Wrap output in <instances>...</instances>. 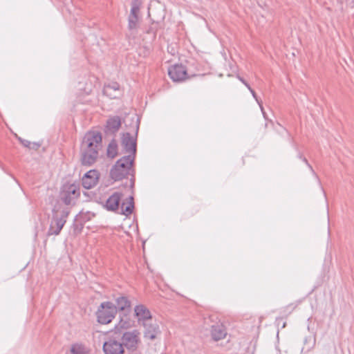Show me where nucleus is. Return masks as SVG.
Returning <instances> with one entry per match:
<instances>
[{
	"instance_id": "1",
	"label": "nucleus",
	"mask_w": 354,
	"mask_h": 354,
	"mask_svg": "<svg viewBox=\"0 0 354 354\" xmlns=\"http://www.w3.org/2000/svg\"><path fill=\"white\" fill-rule=\"evenodd\" d=\"M102 147V135L98 131L87 132L82 143V162L84 165H91L97 156Z\"/></svg>"
},
{
	"instance_id": "2",
	"label": "nucleus",
	"mask_w": 354,
	"mask_h": 354,
	"mask_svg": "<svg viewBox=\"0 0 354 354\" xmlns=\"http://www.w3.org/2000/svg\"><path fill=\"white\" fill-rule=\"evenodd\" d=\"M133 156H124L119 159L111 168L110 176L114 180H120L133 172L132 166L133 163Z\"/></svg>"
},
{
	"instance_id": "3",
	"label": "nucleus",
	"mask_w": 354,
	"mask_h": 354,
	"mask_svg": "<svg viewBox=\"0 0 354 354\" xmlns=\"http://www.w3.org/2000/svg\"><path fill=\"white\" fill-rule=\"evenodd\" d=\"M70 213L68 208L64 207L53 210V218L48 231V235H58L66 222V218Z\"/></svg>"
},
{
	"instance_id": "4",
	"label": "nucleus",
	"mask_w": 354,
	"mask_h": 354,
	"mask_svg": "<svg viewBox=\"0 0 354 354\" xmlns=\"http://www.w3.org/2000/svg\"><path fill=\"white\" fill-rule=\"evenodd\" d=\"M139 333L136 330L125 332L122 335V344L124 354H143L139 347Z\"/></svg>"
},
{
	"instance_id": "5",
	"label": "nucleus",
	"mask_w": 354,
	"mask_h": 354,
	"mask_svg": "<svg viewBox=\"0 0 354 354\" xmlns=\"http://www.w3.org/2000/svg\"><path fill=\"white\" fill-rule=\"evenodd\" d=\"M80 196V188L75 183L64 184L60 192V198L67 205H74Z\"/></svg>"
},
{
	"instance_id": "6",
	"label": "nucleus",
	"mask_w": 354,
	"mask_h": 354,
	"mask_svg": "<svg viewBox=\"0 0 354 354\" xmlns=\"http://www.w3.org/2000/svg\"><path fill=\"white\" fill-rule=\"evenodd\" d=\"M97 321L102 324L110 323L116 315L115 305L110 301L102 302L96 313Z\"/></svg>"
},
{
	"instance_id": "7",
	"label": "nucleus",
	"mask_w": 354,
	"mask_h": 354,
	"mask_svg": "<svg viewBox=\"0 0 354 354\" xmlns=\"http://www.w3.org/2000/svg\"><path fill=\"white\" fill-rule=\"evenodd\" d=\"M139 129V120L136 122V135L131 136L129 133H123L122 137V146L128 156H133V160L136 153V136Z\"/></svg>"
},
{
	"instance_id": "8",
	"label": "nucleus",
	"mask_w": 354,
	"mask_h": 354,
	"mask_svg": "<svg viewBox=\"0 0 354 354\" xmlns=\"http://www.w3.org/2000/svg\"><path fill=\"white\" fill-rule=\"evenodd\" d=\"M168 74L174 82H182L187 78V71L183 64H175L168 69Z\"/></svg>"
},
{
	"instance_id": "9",
	"label": "nucleus",
	"mask_w": 354,
	"mask_h": 354,
	"mask_svg": "<svg viewBox=\"0 0 354 354\" xmlns=\"http://www.w3.org/2000/svg\"><path fill=\"white\" fill-rule=\"evenodd\" d=\"M135 316L139 324L142 325L152 319L149 310L144 305L139 304L134 308Z\"/></svg>"
},
{
	"instance_id": "10",
	"label": "nucleus",
	"mask_w": 354,
	"mask_h": 354,
	"mask_svg": "<svg viewBox=\"0 0 354 354\" xmlns=\"http://www.w3.org/2000/svg\"><path fill=\"white\" fill-rule=\"evenodd\" d=\"M105 354H124L125 349L122 343L115 340H109L103 345Z\"/></svg>"
},
{
	"instance_id": "11",
	"label": "nucleus",
	"mask_w": 354,
	"mask_h": 354,
	"mask_svg": "<svg viewBox=\"0 0 354 354\" xmlns=\"http://www.w3.org/2000/svg\"><path fill=\"white\" fill-rule=\"evenodd\" d=\"M99 180V173L96 170H90L86 172L82 179V186L87 189L95 186Z\"/></svg>"
},
{
	"instance_id": "12",
	"label": "nucleus",
	"mask_w": 354,
	"mask_h": 354,
	"mask_svg": "<svg viewBox=\"0 0 354 354\" xmlns=\"http://www.w3.org/2000/svg\"><path fill=\"white\" fill-rule=\"evenodd\" d=\"M142 326L145 328L144 336L145 338L151 340L154 339L157 335L160 333L158 325L155 321H153V319L150 320V322H147Z\"/></svg>"
},
{
	"instance_id": "13",
	"label": "nucleus",
	"mask_w": 354,
	"mask_h": 354,
	"mask_svg": "<svg viewBox=\"0 0 354 354\" xmlns=\"http://www.w3.org/2000/svg\"><path fill=\"white\" fill-rule=\"evenodd\" d=\"M122 194L119 192H114L106 201L105 207L109 211L118 209Z\"/></svg>"
},
{
	"instance_id": "14",
	"label": "nucleus",
	"mask_w": 354,
	"mask_h": 354,
	"mask_svg": "<svg viewBox=\"0 0 354 354\" xmlns=\"http://www.w3.org/2000/svg\"><path fill=\"white\" fill-rule=\"evenodd\" d=\"M103 93L111 99L117 98L120 95V86L117 82L106 85L103 89Z\"/></svg>"
},
{
	"instance_id": "15",
	"label": "nucleus",
	"mask_w": 354,
	"mask_h": 354,
	"mask_svg": "<svg viewBox=\"0 0 354 354\" xmlns=\"http://www.w3.org/2000/svg\"><path fill=\"white\" fill-rule=\"evenodd\" d=\"M211 335L214 341H218L225 337L227 331L223 324H216L212 326Z\"/></svg>"
},
{
	"instance_id": "16",
	"label": "nucleus",
	"mask_w": 354,
	"mask_h": 354,
	"mask_svg": "<svg viewBox=\"0 0 354 354\" xmlns=\"http://www.w3.org/2000/svg\"><path fill=\"white\" fill-rule=\"evenodd\" d=\"M121 126V120L118 116L110 118L106 122V132L113 133L116 132Z\"/></svg>"
},
{
	"instance_id": "17",
	"label": "nucleus",
	"mask_w": 354,
	"mask_h": 354,
	"mask_svg": "<svg viewBox=\"0 0 354 354\" xmlns=\"http://www.w3.org/2000/svg\"><path fill=\"white\" fill-rule=\"evenodd\" d=\"M114 305H115V308L116 309V313L118 312V310H121V311H126V310L129 311L130 310L131 302L127 299V297H124V296L118 297V298L115 299V304H114Z\"/></svg>"
},
{
	"instance_id": "18",
	"label": "nucleus",
	"mask_w": 354,
	"mask_h": 354,
	"mask_svg": "<svg viewBox=\"0 0 354 354\" xmlns=\"http://www.w3.org/2000/svg\"><path fill=\"white\" fill-rule=\"evenodd\" d=\"M133 325V321L127 315L120 317L118 324L115 326L116 333H120L122 329H127Z\"/></svg>"
},
{
	"instance_id": "19",
	"label": "nucleus",
	"mask_w": 354,
	"mask_h": 354,
	"mask_svg": "<svg viewBox=\"0 0 354 354\" xmlns=\"http://www.w3.org/2000/svg\"><path fill=\"white\" fill-rule=\"evenodd\" d=\"M133 197L129 196L127 203L123 202L121 204V213L125 216H129L133 212Z\"/></svg>"
},
{
	"instance_id": "20",
	"label": "nucleus",
	"mask_w": 354,
	"mask_h": 354,
	"mask_svg": "<svg viewBox=\"0 0 354 354\" xmlns=\"http://www.w3.org/2000/svg\"><path fill=\"white\" fill-rule=\"evenodd\" d=\"M139 26L138 16L129 15L128 17V28L132 33H135Z\"/></svg>"
},
{
	"instance_id": "21",
	"label": "nucleus",
	"mask_w": 354,
	"mask_h": 354,
	"mask_svg": "<svg viewBox=\"0 0 354 354\" xmlns=\"http://www.w3.org/2000/svg\"><path fill=\"white\" fill-rule=\"evenodd\" d=\"M118 154V145L115 140H112L107 147V156L111 158H115Z\"/></svg>"
},
{
	"instance_id": "22",
	"label": "nucleus",
	"mask_w": 354,
	"mask_h": 354,
	"mask_svg": "<svg viewBox=\"0 0 354 354\" xmlns=\"http://www.w3.org/2000/svg\"><path fill=\"white\" fill-rule=\"evenodd\" d=\"M141 3L140 0H133L131 1V8L129 15L138 16Z\"/></svg>"
},
{
	"instance_id": "23",
	"label": "nucleus",
	"mask_w": 354,
	"mask_h": 354,
	"mask_svg": "<svg viewBox=\"0 0 354 354\" xmlns=\"http://www.w3.org/2000/svg\"><path fill=\"white\" fill-rule=\"evenodd\" d=\"M246 87L248 88V90L250 91V93H252L253 97L255 99V100L257 101V102L258 103V104L260 106V109H261V111L262 112V114L264 117L265 119H266V112L264 111V109H263V105H262V102L259 100V98L257 97V94L256 93L254 92V91L250 87V86L249 84H246Z\"/></svg>"
},
{
	"instance_id": "24",
	"label": "nucleus",
	"mask_w": 354,
	"mask_h": 354,
	"mask_svg": "<svg viewBox=\"0 0 354 354\" xmlns=\"http://www.w3.org/2000/svg\"><path fill=\"white\" fill-rule=\"evenodd\" d=\"M71 352L72 354H84V347L82 344H74L71 348Z\"/></svg>"
},
{
	"instance_id": "25",
	"label": "nucleus",
	"mask_w": 354,
	"mask_h": 354,
	"mask_svg": "<svg viewBox=\"0 0 354 354\" xmlns=\"http://www.w3.org/2000/svg\"><path fill=\"white\" fill-rule=\"evenodd\" d=\"M316 343V339L315 337H314L313 339L311 337H306L304 339V344L308 345L309 344V346H308L307 351H311Z\"/></svg>"
},
{
	"instance_id": "26",
	"label": "nucleus",
	"mask_w": 354,
	"mask_h": 354,
	"mask_svg": "<svg viewBox=\"0 0 354 354\" xmlns=\"http://www.w3.org/2000/svg\"><path fill=\"white\" fill-rule=\"evenodd\" d=\"M299 158H300L301 159H302V160H303V161H304V162L307 165V166H308V167H309V169L311 170V171L313 172V174L315 175V171H314V170H313V169L312 166L308 163V160H306V158H304V157H302L301 156H299Z\"/></svg>"
},
{
	"instance_id": "27",
	"label": "nucleus",
	"mask_w": 354,
	"mask_h": 354,
	"mask_svg": "<svg viewBox=\"0 0 354 354\" xmlns=\"http://www.w3.org/2000/svg\"><path fill=\"white\" fill-rule=\"evenodd\" d=\"M40 147V144L37 142H31L30 147L29 149L37 150Z\"/></svg>"
},
{
	"instance_id": "28",
	"label": "nucleus",
	"mask_w": 354,
	"mask_h": 354,
	"mask_svg": "<svg viewBox=\"0 0 354 354\" xmlns=\"http://www.w3.org/2000/svg\"><path fill=\"white\" fill-rule=\"evenodd\" d=\"M20 141L21 142V144L26 147H28V148H30V145H31V142L28 141V140H21L20 139Z\"/></svg>"
},
{
	"instance_id": "29",
	"label": "nucleus",
	"mask_w": 354,
	"mask_h": 354,
	"mask_svg": "<svg viewBox=\"0 0 354 354\" xmlns=\"http://www.w3.org/2000/svg\"><path fill=\"white\" fill-rule=\"evenodd\" d=\"M239 80H240V81H241L243 84H244L245 86H246V84H248V83H247V82H245L243 78H241V77H239Z\"/></svg>"
},
{
	"instance_id": "30",
	"label": "nucleus",
	"mask_w": 354,
	"mask_h": 354,
	"mask_svg": "<svg viewBox=\"0 0 354 354\" xmlns=\"http://www.w3.org/2000/svg\"><path fill=\"white\" fill-rule=\"evenodd\" d=\"M133 184H134L133 180L131 179V186L133 187Z\"/></svg>"
},
{
	"instance_id": "31",
	"label": "nucleus",
	"mask_w": 354,
	"mask_h": 354,
	"mask_svg": "<svg viewBox=\"0 0 354 354\" xmlns=\"http://www.w3.org/2000/svg\"><path fill=\"white\" fill-rule=\"evenodd\" d=\"M285 326H286V323H283V326H282V327H283V328H284V327H285Z\"/></svg>"
}]
</instances>
